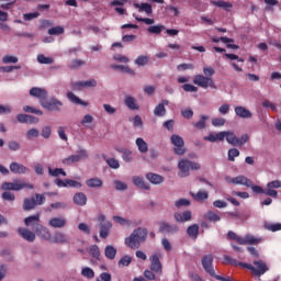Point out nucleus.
Listing matches in <instances>:
<instances>
[{"instance_id":"23","label":"nucleus","mask_w":281,"mask_h":281,"mask_svg":"<svg viewBox=\"0 0 281 281\" xmlns=\"http://www.w3.org/2000/svg\"><path fill=\"white\" fill-rule=\"evenodd\" d=\"M168 104H170V102L168 100H162L154 109V115H156V117H164V115H166V106H168Z\"/></svg>"},{"instance_id":"50","label":"nucleus","mask_w":281,"mask_h":281,"mask_svg":"<svg viewBox=\"0 0 281 281\" xmlns=\"http://www.w3.org/2000/svg\"><path fill=\"white\" fill-rule=\"evenodd\" d=\"M78 161H80V160H79L78 156L75 154L67 158H64L61 160V164H64L65 166H71V164H78Z\"/></svg>"},{"instance_id":"44","label":"nucleus","mask_w":281,"mask_h":281,"mask_svg":"<svg viewBox=\"0 0 281 281\" xmlns=\"http://www.w3.org/2000/svg\"><path fill=\"white\" fill-rule=\"evenodd\" d=\"M3 65H16L19 63V57L12 55H5L2 57Z\"/></svg>"},{"instance_id":"12","label":"nucleus","mask_w":281,"mask_h":281,"mask_svg":"<svg viewBox=\"0 0 281 281\" xmlns=\"http://www.w3.org/2000/svg\"><path fill=\"white\" fill-rule=\"evenodd\" d=\"M49 240L55 245H69V243H71V239H69V236H67V234L60 231L55 232L53 237H50Z\"/></svg>"},{"instance_id":"33","label":"nucleus","mask_w":281,"mask_h":281,"mask_svg":"<svg viewBox=\"0 0 281 281\" xmlns=\"http://www.w3.org/2000/svg\"><path fill=\"white\" fill-rule=\"evenodd\" d=\"M211 3L212 5H216V8H222L223 10H226V12H229L231 8H234V4H232V2H227L224 0H212Z\"/></svg>"},{"instance_id":"15","label":"nucleus","mask_w":281,"mask_h":281,"mask_svg":"<svg viewBox=\"0 0 281 281\" xmlns=\"http://www.w3.org/2000/svg\"><path fill=\"white\" fill-rule=\"evenodd\" d=\"M24 224L26 227H32V229L36 232L38 229V225H41V215L35 214L24 218Z\"/></svg>"},{"instance_id":"48","label":"nucleus","mask_w":281,"mask_h":281,"mask_svg":"<svg viewBox=\"0 0 281 281\" xmlns=\"http://www.w3.org/2000/svg\"><path fill=\"white\" fill-rule=\"evenodd\" d=\"M207 120H210V116L201 115V120L194 123L193 126L198 128V131H203V128H205V122H207Z\"/></svg>"},{"instance_id":"46","label":"nucleus","mask_w":281,"mask_h":281,"mask_svg":"<svg viewBox=\"0 0 281 281\" xmlns=\"http://www.w3.org/2000/svg\"><path fill=\"white\" fill-rule=\"evenodd\" d=\"M112 69H120V71H124V74H130V76H135V70H133L131 67L128 66H124V65H113Z\"/></svg>"},{"instance_id":"31","label":"nucleus","mask_w":281,"mask_h":281,"mask_svg":"<svg viewBox=\"0 0 281 281\" xmlns=\"http://www.w3.org/2000/svg\"><path fill=\"white\" fill-rule=\"evenodd\" d=\"M135 144L137 146L138 151L142 155H146V153H148V143H146L144 138L142 137L136 138Z\"/></svg>"},{"instance_id":"22","label":"nucleus","mask_w":281,"mask_h":281,"mask_svg":"<svg viewBox=\"0 0 281 281\" xmlns=\"http://www.w3.org/2000/svg\"><path fill=\"white\" fill-rule=\"evenodd\" d=\"M112 227H113V223L111 222H104L100 224V231H99L100 238H103V239L109 238Z\"/></svg>"},{"instance_id":"64","label":"nucleus","mask_w":281,"mask_h":281,"mask_svg":"<svg viewBox=\"0 0 281 281\" xmlns=\"http://www.w3.org/2000/svg\"><path fill=\"white\" fill-rule=\"evenodd\" d=\"M95 281H111V273L102 272Z\"/></svg>"},{"instance_id":"2","label":"nucleus","mask_w":281,"mask_h":281,"mask_svg":"<svg viewBox=\"0 0 281 281\" xmlns=\"http://www.w3.org/2000/svg\"><path fill=\"white\" fill-rule=\"evenodd\" d=\"M178 177L186 179L190 177V170H201V164L183 158L178 161Z\"/></svg>"},{"instance_id":"20","label":"nucleus","mask_w":281,"mask_h":281,"mask_svg":"<svg viewBox=\"0 0 281 281\" xmlns=\"http://www.w3.org/2000/svg\"><path fill=\"white\" fill-rule=\"evenodd\" d=\"M132 183L140 190H150V184L142 176L132 177Z\"/></svg>"},{"instance_id":"37","label":"nucleus","mask_w":281,"mask_h":281,"mask_svg":"<svg viewBox=\"0 0 281 281\" xmlns=\"http://www.w3.org/2000/svg\"><path fill=\"white\" fill-rule=\"evenodd\" d=\"M204 217L206 218V221H209L210 223H218L221 221V216L218 213L214 212V211H209L206 212V214L204 215Z\"/></svg>"},{"instance_id":"59","label":"nucleus","mask_w":281,"mask_h":281,"mask_svg":"<svg viewBox=\"0 0 281 281\" xmlns=\"http://www.w3.org/2000/svg\"><path fill=\"white\" fill-rule=\"evenodd\" d=\"M66 186L67 188H76V190H80V188H82L81 182L71 179H66Z\"/></svg>"},{"instance_id":"60","label":"nucleus","mask_w":281,"mask_h":281,"mask_svg":"<svg viewBox=\"0 0 281 281\" xmlns=\"http://www.w3.org/2000/svg\"><path fill=\"white\" fill-rule=\"evenodd\" d=\"M176 207L179 210L181 207H188L190 205V200L179 199L175 202Z\"/></svg>"},{"instance_id":"57","label":"nucleus","mask_w":281,"mask_h":281,"mask_svg":"<svg viewBox=\"0 0 281 281\" xmlns=\"http://www.w3.org/2000/svg\"><path fill=\"white\" fill-rule=\"evenodd\" d=\"M13 109L10 104H0V115H10Z\"/></svg>"},{"instance_id":"47","label":"nucleus","mask_w":281,"mask_h":281,"mask_svg":"<svg viewBox=\"0 0 281 281\" xmlns=\"http://www.w3.org/2000/svg\"><path fill=\"white\" fill-rule=\"evenodd\" d=\"M164 30H166V26H164L161 24H157V25L149 26L147 29V32L149 34H161V32H164Z\"/></svg>"},{"instance_id":"18","label":"nucleus","mask_w":281,"mask_h":281,"mask_svg":"<svg viewBox=\"0 0 281 281\" xmlns=\"http://www.w3.org/2000/svg\"><path fill=\"white\" fill-rule=\"evenodd\" d=\"M235 115H237V117H241V120H251V117H254L251 111L247 110V108L243 105L235 106Z\"/></svg>"},{"instance_id":"19","label":"nucleus","mask_w":281,"mask_h":281,"mask_svg":"<svg viewBox=\"0 0 281 281\" xmlns=\"http://www.w3.org/2000/svg\"><path fill=\"white\" fill-rule=\"evenodd\" d=\"M9 168L13 175H27L30 172V168L19 162H11Z\"/></svg>"},{"instance_id":"34","label":"nucleus","mask_w":281,"mask_h":281,"mask_svg":"<svg viewBox=\"0 0 281 281\" xmlns=\"http://www.w3.org/2000/svg\"><path fill=\"white\" fill-rule=\"evenodd\" d=\"M104 256L108 260H115V256H117V249L111 245L105 246Z\"/></svg>"},{"instance_id":"36","label":"nucleus","mask_w":281,"mask_h":281,"mask_svg":"<svg viewBox=\"0 0 281 281\" xmlns=\"http://www.w3.org/2000/svg\"><path fill=\"white\" fill-rule=\"evenodd\" d=\"M114 223H117L119 225H122L123 227H133V221L124 218L122 216H113Z\"/></svg>"},{"instance_id":"7","label":"nucleus","mask_w":281,"mask_h":281,"mask_svg":"<svg viewBox=\"0 0 281 281\" xmlns=\"http://www.w3.org/2000/svg\"><path fill=\"white\" fill-rule=\"evenodd\" d=\"M29 94L31 98H36L40 101L41 106H43V102L47 100L49 93L44 88L33 87L30 89Z\"/></svg>"},{"instance_id":"56","label":"nucleus","mask_w":281,"mask_h":281,"mask_svg":"<svg viewBox=\"0 0 281 281\" xmlns=\"http://www.w3.org/2000/svg\"><path fill=\"white\" fill-rule=\"evenodd\" d=\"M41 135V132L38 131V128H30L26 132V138L29 139H35L36 137H38Z\"/></svg>"},{"instance_id":"32","label":"nucleus","mask_w":281,"mask_h":281,"mask_svg":"<svg viewBox=\"0 0 281 281\" xmlns=\"http://www.w3.org/2000/svg\"><path fill=\"white\" fill-rule=\"evenodd\" d=\"M117 153H121L123 161L126 164L133 162V151L126 148H119Z\"/></svg>"},{"instance_id":"42","label":"nucleus","mask_w":281,"mask_h":281,"mask_svg":"<svg viewBox=\"0 0 281 281\" xmlns=\"http://www.w3.org/2000/svg\"><path fill=\"white\" fill-rule=\"evenodd\" d=\"M187 234L190 238H198L199 237V226L193 224L187 228Z\"/></svg>"},{"instance_id":"5","label":"nucleus","mask_w":281,"mask_h":281,"mask_svg":"<svg viewBox=\"0 0 281 281\" xmlns=\"http://www.w3.org/2000/svg\"><path fill=\"white\" fill-rule=\"evenodd\" d=\"M193 85L196 87H201L202 89H217L216 83H214V79L212 77H206L203 75H195L193 78Z\"/></svg>"},{"instance_id":"52","label":"nucleus","mask_w":281,"mask_h":281,"mask_svg":"<svg viewBox=\"0 0 281 281\" xmlns=\"http://www.w3.org/2000/svg\"><path fill=\"white\" fill-rule=\"evenodd\" d=\"M114 188L119 192H124L128 190V184H126V182H122L121 180H114Z\"/></svg>"},{"instance_id":"30","label":"nucleus","mask_w":281,"mask_h":281,"mask_svg":"<svg viewBox=\"0 0 281 281\" xmlns=\"http://www.w3.org/2000/svg\"><path fill=\"white\" fill-rule=\"evenodd\" d=\"M67 98L72 104H79L80 106H89V102L82 101L74 92H67Z\"/></svg>"},{"instance_id":"6","label":"nucleus","mask_w":281,"mask_h":281,"mask_svg":"<svg viewBox=\"0 0 281 281\" xmlns=\"http://www.w3.org/2000/svg\"><path fill=\"white\" fill-rule=\"evenodd\" d=\"M201 262L204 271L212 278H215L216 271L214 270V256L212 254L205 255Z\"/></svg>"},{"instance_id":"29","label":"nucleus","mask_w":281,"mask_h":281,"mask_svg":"<svg viewBox=\"0 0 281 281\" xmlns=\"http://www.w3.org/2000/svg\"><path fill=\"white\" fill-rule=\"evenodd\" d=\"M190 195L192 196V199H194V201H198L199 203L207 201V199H210V194L206 191L201 190L196 193L190 192Z\"/></svg>"},{"instance_id":"16","label":"nucleus","mask_w":281,"mask_h":281,"mask_svg":"<svg viewBox=\"0 0 281 281\" xmlns=\"http://www.w3.org/2000/svg\"><path fill=\"white\" fill-rule=\"evenodd\" d=\"M159 232H161V234H177V232H179V226H177V224L161 222Z\"/></svg>"},{"instance_id":"10","label":"nucleus","mask_w":281,"mask_h":281,"mask_svg":"<svg viewBox=\"0 0 281 281\" xmlns=\"http://www.w3.org/2000/svg\"><path fill=\"white\" fill-rule=\"evenodd\" d=\"M43 109H46V111H57L60 112L63 109V101L52 98L49 101L45 100V102H42Z\"/></svg>"},{"instance_id":"43","label":"nucleus","mask_w":281,"mask_h":281,"mask_svg":"<svg viewBox=\"0 0 281 281\" xmlns=\"http://www.w3.org/2000/svg\"><path fill=\"white\" fill-rule=\"evenodd\" d=\"M37 63H40V65H54V58L40 54L37 55Z\"/></svg>"},{"instance_id":"28","label":"nucleus","mask_w":281,"mask_h":281,"mask_svg":"<svg viewBox=\"0 0 281 281\" xmlns=\"http://www.w3.org/2000/svg\"><path fill=\"white\" fill-rule=\"evenodd\" d=\"M124 102H125V106H127V109H131L132 111L139 110V104L137 103L136 98L126 95Z\"/></svg>"},{"instance_id":"51","label":"nucleus","mask_w":281,"mask_h":281,"mask_svg":"<svg viewBox=\"0 0 281 281\" xmlns=\"http://www.w3.org/2000/svg\"><path fill=\"white\" fill-rule=\"evenodd\" d=\"M49 36H60V34H65V29L63 26H54L48 30Z\"/></svg>"},{"instance_id":"21","label":"nucleus","mask_w":281,"mask_h":281,"mask_svg":"<svg viewBox=\"0 0 281 281\" xmlns=\"http://www.w3.org/2000/svg\"><path fill=\"white\" fill-rule=\"evenodd\" d=\"M145 179H147V181H149V183H151L153 186H161V183H164L165 181L161 175L153 172L146 173Z\"/></svg>"},{"instance_id":"45","label":"nucleus","mask_w":281,"mask_h":281,"mask_svg":"<svg viewBox=\"0 0 281 281\" xmlns=\"http://www.w3.org/2000/svg\"><path fill=\"white\" fill-rule=\"evenodd\" d=\"M48 175L50 177H60V175L63 177H67V172H65L63 168L52 169V167H48Z\"/></svg>"},{"instance_id":"38","label":"nucleus","mask_w":281,"mask_h":281,"mask_svg":"<svg viewBox=\"0 0 281 281\" xmlns=\"http://www.w3.org/2000/svg\"><path fill=\"white\" fill-rule=\"evenodd\" d=\"M36 199L32 198V199H24L23 202V210L25 212L30 211V210H34V207H36Z\"/></svg>"},{"instance_id":"17","label":"nucleus","mask_w":281,"mask_h":281,"mask_svg":"<svg viewBox=\"0 0 281 281\" xmlns=\"http://www.w3.org/2000/svg\"><path fill=\"white\" fill-rule=\"evenodd\" d=\"M18 234H20L21 237L27 243H34V240H36V233L30 231L29 228L20 227L18 229Z\"/></svg>"},{"instance_id":"8","label":"nucleus","mask_w":281,"mask_h":281,"mask_svg":"<svg viewBox=\"0 0 281 281\" xmlns=\"http://www.w3.org/2000/svg\"><path fill=\"white\" fill-rule=\"evenodd\" d=\"M281 188V180H272L266 184V196H272V199H278L277 190Z\"/></svg>"},{"instance_id":"62","label":"nucleus","mask_w":281,"mask_h":281,"mask_svg":"<svg viewBox=\"0 0 281 281\" xmlns=\"http://www.w3.org/2000/svg\"><path fill=\"white\" fill-rule=\"evenodd\" d=\"M240 151L237 148L228 150V161H235L236 157H239Z\"/></svg>"},{"instance_id":"25","label":"nucleus","mask_w":281,"mask_h":281,"mask_svg":"<svg viewBox=\"0 0 281 281\" xmlns=\"http://www.w3.org/2000/svg\"><path fill=\"white\" fill-rule=\"evenodd\" d=\"M72 201L75 205H79V207H85L87 205V194L82 192L75 193Z\"/></svg>"},{"instance_id":"4","label":"nucleus","mask_w":281,"mask_h":281,"mask_svg":"<svg viewBox=\"0 0 281 281\" xmlns=\"http://www.w3.org/2000/svg\"><path fill=\"white\" fill-rule=\"evenodd\" d=\"M24 188H29V190H34V184H30L20 180H14L13 182H3L1 186L2 190H13L14 192H20V190H24Z\"/></svg>"},{"instance_id":"11","label":"nucleus","mask_w":281,"mask_h":281,"mask_svg":"<svg viewBox=\"0 0 281 281\" xmlns=\"http://www.w3.org/2000/svg\"><path fill=\"white\" fill-rule=\"evenodd\" d=\"M171 144H173L175 147V153L176 155H186V143L183 142V137L179 135H172L171 136Z\"/></svg>"},{"instance_id":"9","label":"nucleus","mask_w":281,"mask_h":281,"mask_svg":"<svg viewBox=\"0 0 281 281\" xmlns=\"http://www.w3.org/2000/svg\"><path fill=\"white\" fill-rule=\"evenodd\" d=\"M224 179L226 183H231L232 186H245L246 188L251 186V180H249L245 176H237L235 178H232L231 176H226Z\"/></svg>"},{"instance_id":"61","label":"nucleus","mask_w":281,"mask_h":281,"mask_svg":"<svg viewBox=\"0 0 281 281\" xmlns=\"http://www.w3.org/2000/svg\"><path fill=\"white\" fill-rule=\"evenodd\" d=\"M24 113H33L34 115H43V111L36 110L35 108H32L30 105L23 106Z\"/></svg>"},{"instance_id":"54","label":"nucleus","mask_w":281,"mask_h":281,"mask_svg":"<svg viewBox=\"0 0 281 281\" xmlns=\"http://www.w3.org/2000/svg\"><path fill=\"white\" fill-rule=\"evenodd\" d=\"M65 131H67V127H65V126H59L57 130V135L61 139V142L69 140V137H67V133H65Z\"/></svg>"},{"instance_id":"1","label":"nucleus","mask_w":281,"mask_h":281,"mask_svg":"<svg viewBox=\"0 0 281 281\" xmlns=\"http://www.w3.org/2000/svg\"><path fill=\"white\" fill-rule=\"evenodd\" d=\"M146 240H148V229L146 227H137L125 238L124 243L130 249H139Z\"/></svg>"},{"instance_id":"26","label":"nucleus","mask_w":281,"mask_h":281,"mask_svg":"<svg viewBox=\"0 0 281 281\" xmlns=\"http://www.w3.org/2000/svg\"><path fill=\"white\" fill-rule=\"evenodd\" d=\"M175 220L177 223H188V221H192V212L184 211L182 213H176Z\"/></svg>"},{"instance_id":"55","label":"nucleus","mask_w":281,"mask_h":281,"mask_svg":"<svg viewBox=\"0 0 281 281\" xmlns=\"http://www.w3.org/2000/svg\"><path fill=\"white\" fill-rule=\"evenodd\" d=\"M265 229H268V232H281V224H271V223H266L265 224Z\"/></svg>"},{"instance_id":"13","label":"nucleus","mask_w":281,"mask_h":281,"mask_svg":"<svg viewBox=\"0 0 281 281\" xmlns=\"http://www.w3.org/2000/svg\"><path fill=\"white\" fill-rule=\"evenodd\" d=\"M49 227H53L54 229H63L64 227H67V217L65 216H55L52 217L48 221Z\"/></svg>"},{"instance_id":"49","label":"nucleus","mask_w":281,"mask_h":281,"mask_svg":"<svg viewBox=\"0 0 281 281\" xmlns=\"http://www.w3.org/2000/svg\"><path fill=\"white\" fill-rule=\"evenodd\" d=\"M148 60H150V57L147 55H140L135 59V65H138V67H144V65H148Z\"/></svg>"},{"instance_id":"40","label":"nucleus","mask_w":281,"mask_h":281,"mask_svg":"<svg viewBox=\"0 0 281 281\" xmlns=\"http://www.w3.org/2000/svg\"><path fill=\"white\" fill-rule=\"evenodd\" d=\"M81 276L88 280H93V278H95V272L90 267H83L81 269Z\"/></svg>"},{"instance_id":"24","label":"nucleus","mask_w":281,"mask_h":281,"mask_svg":"<svg viewBox=\"0 0 281 281\" xmlns=\"http://www.w3.org/2000/svg\"><path fill=\"white\" fill-rule=\"evenodd\" d=\"M35 234L40 236V238H43L44 240H52V233H49V228L37 225V229L35 231Z\"/></svg>"},{"instance_id":"27","label":"nucleus","mask_w":281,"mask_h":281,"mask_svg":"<svg viewBox=\"0 0 281 281\" xmlns=\"http://www.w3.org/2000/svg\"><path fill=\"white\" fill-rule=\"evenodd\" d=\"M134 8H136V10H138V12H145V14H147V16H150V14H153V5H150L149 3L143 2V3H134Z\"/></svg>"},{"instance_id":"63","label":"nucleus","mask_w":281,"mask_h":281,"mask_svg":"<svg viewBox=\"0 0 281 281\" xmlns=\"http://www.w3.org/2000/svg\"><path fill=\"white\" fill-rule=\"evenodd\" d=\"M194 69V64H180L177 66L178 71H192Z\"/></svg>"},{"instance_id":"39","label":"nucleus","mask_w":281,"mask_h":281,"mask_svg":"<svg viewBox=\"0 0 281 281\" xmlns=\"http://www.w3.org/2000/svg\"><path fill=\"white\" fill-rule=\"evenodd\" d=\"M104 161L110 166L113 170H117L120 168V161L115 158H108L106 155H102Z\"/></svg>"},{"instance_id":"14","label":"nucleus","mask_w":281,"mask_h":281,"mask_svg":"<svg viewBox=\"0 0 281 281\" xmlns=\"http://www.w3.org/2000/svg\"><path fill=\"white\" fill-rule=\"evenodd\" d=\"M149 260H150V270L154 271V273L161 276V273H164V271H162L164 266L161 265V261L159 260V256L153 255L151 257H149Z\"/></svg>"},{"instance_id":"3","label":"nucleus","mask_w":281,"mask_h":281,"mask_svg":"<svg viewBox=\"0 0 281 281\" xmlns=\"http://www.w3.org/2000/svg\"><path fill=\"white\" fill-rule=\"evenodd\" d=\"M254 265L255 266L240 263L244 269H249L255 276H258V278H260V276H265L266 271H269V267H267V263L262 260H255Z\"/></svg>"},{"instance_id":"53","label":"nucleus","mask_w":281,"mask_h":281,"mask_svg":"<svg viewBox=\"0 0 281 281\" xmlns=\"http://www.w3.org/2000/svg\"><path fill=\"white\" fill-rule=\"evenodd\" d=\"M89 254L90 256H92V258H95V260H100V247H98V245H92L90 247V250H89Z\"/></svg>"},{"instance_id":"58","label":"nucleus","mask_w":281,"mask_h":281,"mask_svg":"<svg viewBox=\"0 0 281 281\" xmlns=\"http://www.w3.org/2000/svg\"><path fill=\"white\" fill-rule=\"evenodd\" d=\"M133 262V258L128 255H125L123 258L119 261V267H128Z\"/></svg>"},{"instance_id":"41","label":"nucleus","mask_w":281,"mask_h":281,"mask_svg":"<svg viewBox=\"0 0 281 281\" xmlns=\"http://www.w3.org/2000/svg\"><path fill=\"white\" fill-rule=\"evenodd\" d=\"M226 142L231 144V146H238V137H236L234 132H226Z\"/></svg>"},{"instance_id":"35","label":"nucleus","mask_w":281,"mask_h":281,"mask_svg":"<svg viewBox=\"0 0 281 281\" xmlns=\"http://www.w3.org/2000/svg\"><path fill=\"white\" fill-rule=\"evenodd\" d=\"M86 186L88 188H102L103 182H102V179L94 177L86 180Z\"/></svg>"}]
</instances>
